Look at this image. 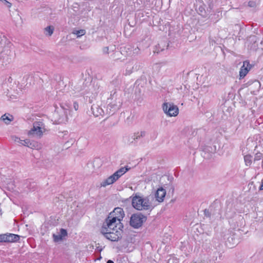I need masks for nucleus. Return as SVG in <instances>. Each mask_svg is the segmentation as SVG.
Instances as JSON below:
<instances>
[{
	"label": "nucleus",
	"mask_w": 263,
	"mask_h": 263,
	"mask_svg": "<svg viewBox=\"0 0 263 263\" xmlns=\"http://www.w3.org/2000/svg\"><path fill=\"white\" fill-rule=\"evenodd\" d=\"M123 227L121 222L107 217L103 223L100 232L107 239L112 241H118L121 237Z\"/></svg>",
	"instance_id": "1"
},
{
	"label": "nucleus",
	"mask_w": 263,
	"mask_h": 263,
	"mask_svg": "<svg viewBox=\"0 0 263 263\" xmlns=\"http://www.w3.org/2000/svg\"><path fill=\"white\" fill-rule=\"evenodd\" d=\"M5 38L0 37V58L3 64L7 65L11 62L14 56V51L11 48V45Z\"/></svg>",
	"instance_id": "2"
},
{
	"label": "nucleus",
	"mask_w": 263,
	"mask_h": 263,
	"mask_svg": "<svg viewBox=\"0 0 263 263\" xmlns=\"http://www.w3.org/2000/svg\"><path fill=\"white\" fill-rule=\"evenodd\" d=\"M152 197L137 196L133 197L132 205L133 207L139 211H151L153 209Z\"/></svg>",
	"instance_id": "3"
},
{
	"label": "nucleus",
	"mask_w": 263,
	"mask_h": 263,
	"mask_svg": "<svg viewBox=\"0 0 263 263\" xmlns=\"http://www.w3.org/2000/svg\"><path fill=\"white\" fill-rule=\"evenodd\" d=\"M129 170L127 167H122L115 172L112 175L103 180L100 183V186L105 187L109 185H111L119 179L123 175H124Z\"/></svg>",
	"instance_id": "4"
},
{
	"label": "nucleus",
	"mask_w": 263,
	"mask_h": 263,
	"mask_svg": "<svg viewBox=\"0 0 263 263\" xmlns=\"http://www.w3.org/2000/svg\"><path fill=\"white\" fill-rule=\"evenodd\" d=\"M45 131V125L42 120L36 121L33 123V127L28 135L32 137L41 138Z\"/></svg>",
	"instance_id": "5"
},
{
	"label": "nucleus",
	"mask_w": 263,
	"mask_h": 263,
	"mask_svg": "<svg viewBox=\"0 0 263 263\" xmlns=\"http://www.w3.org/2000/svg\"><path fill=\"white\" fill-rule=\"evenodd\" d=\"M74 88H75L77 92H81L83 89H84V88H82L81 86L80 87L79 86H75ZM99 88L100 86L97 81H91L88 87L85 89L84 91L82 92V94L83 95H89L90 93L92 95L97 94L98 92Z\"/></svg>",
	"instance_id": "6"
},
{
	"label": "nucleus",
	"mask_w": 263,
	"mask_h": 263,
	"mask_svg": "<svg viewBox=\"0 0 263 263\" xmlns=\"http://www.w3.org/2000/svg\"><path fill=\"white\" fill-rule=\"evenodd\" d=\"M68 109L61 107L57 109L53 114L52 120L57 124L65 123L67 121Z\"/></svg>",
	"instance_id": "7"
},
{
	"label": "nucleus",
	"mask_w": 263,
	"mask_h": 263,
	"mask_svg": "<svg viewBox=\"0 0 263 263\" xmlns=\"http://www.w3.org/2000/svg\"><path fill=\"white\" fill-rule=\"evenodd\" d=\"M146 220V217L141 214H135L132 215L130 224L135 228L140 227L143 223Z\"/></svg>",
	"instance_id": "8"
},
{
	"label": "nucleus",
	"mask_w": 263,
	"mask_h": 263,
	"mask_svg": "<svg viewBox=\"0 0 263 263\" xmlns=\"http://www.w3.org/2000/svg\"><path fill=\"white\" fill-rule=\"evenodd\" d=\"M164 112L170 117H175L179 112L178 107L171 103H164L162 105Z\"/></svg>",
	"instance_id": "9"
},
{
	"label": "nucleus",
	"mask_w": 263,
	"mask_h": 263,
	"mask_svg": "<svg viewBox=\"0 0 263 263\" xmlns=\"http://www.w3.org/2000/svg\"><path fill=\"white\" fill-rule=\"evenodd\" d=\"M146 132L145 131H140L134 133L133 135L126 136L124 138V142L128 145L135 144L136 141L141 138L145 137Z\"/></svg>",
	"instance_id": "10"
},
{
	"label": "nucleus",
	"mask_w": 263,
	"mask_h": 263,
	"mask_svg": "<svg viewBox=\"0 0 263 263\" xmlns=\"http://www.w3.org/2000/svg\"><path fill=\"white\" fill-rule=\"evenodd\" d=\"M124 212L123 210L119 207L116 208L113 211L110 212L108 217L112 219L121 222L124 217Z\"/></svg>",
	"instance_id": "11"
},
{
	"label": "nucleus",
	"mask_w": 263,
	"mask_h": 263,
	"mask_svg": "<svg viewBox=\"0 0 263 263\" xmlns=\"http://www.w3.org/2000/svg\"><path fill=\"white\" fill-rule=\"evenodd\" d=\"M121 106V102L119 100L112 102L108 105L106 110V114L112 115L118 110Z\"/></svg>",
	"instance_id": "12"
},
{
	"label": "nucleus",
	"mask_w": 263,
	"mask_h": 263,
	"mask_svg": "<svg viewBox=\"0 0 263 263\" xmlns=\"http://www.w3.org/2000/svg\"><path fill=\"white\" fill-rule=\"evenodd\" d=\"M140 66L139 63L135 61H130L126 64L125 74L129 75L134 71L137 70L139 69Z\"/></svg>",
	"instance_id": "13"
},
{
	"label": "nucleus",
	"mask_w": 263,
	"mask_h": 263,
	"mask_svg": "<svg viewBox=\"0 0 263 263\" xmlns=\"http://www.w3.org/2000/svg\"><path fill=\"white\" fill-rule=\"evenodd\" d=\"M251 65L249 62L246 61L243 62V65L241 66L239 76L240 78H243L248 73L249 71L251 69Z\"/></svg>",
	"instance_id": "14"
},
{
	"label": "nucleus",
	"mask_w": 263,
	"mask_h": 263,
	"mask_svg": "<svg viewBox=\"0 0 263 263\" xmlns=\"http://www.w3.org/2000/svg\"><path fill=\"white\" fill-rule=\"evenodd\" d=\"M91 110L95 117L103 116L106 114L98 104H93L91 106Z\"/></svg>",
	"instance_id": "15"
},
{
	"label": "nucleus",
	"mask_w": 263,
	"mask_h": 263,
	"mask_svg": "<svg viewBox=\"0 0 263 263\" xmlns=\"http://www.w3.org/2000/svg\"><path fill=\"white\" fill-rule=\"evenodd\" d=\"M166 195V191L162 187H160L157 189L156 193H155V198L156 200L159 202H161L164 200V198Z\"/></svg>",
	"instance_id": "16"
},
{
	"label": "nucleus",
	"mask_w": 263,
	"mask_h": 263,
	"mask_svg": "<svg viewBox=\"0 0 263 263\" xmlns=\"http://www.w3.org/2000/svg\"><path fill=\"white\" fill-rule=\"evenodd\" d=\"M67 233L66 230L64 229H61L59 233L53 234V240L55 242H58L62 240L63 237L67 236Z\"/></svg>",
	"instance_id": "17"
},
{
	"label": "nucleus",
	"mask_w": 263,
	"mask_h": 263,
	"mask_svg": "<svg viewBox=\"0 0 263 263\" xmlns=\"http://www.w3.org/2000/svg\"><path fill=\"white\" fill-rule=\"evenodd\" d=\"M54 27L52 26H48L44 28V33L46 36H50L53 34Z\"/></svg>",
	"instance_id": "18"
},
{
	"label": "nucleus",
	"mask_w": 263,
	"mask_h": 263,
	"mask_svg": "<svg viewBox=\"0 0 263 263\" xmlns=\"http://www.w3.org/2000/svg\"><path fill=\"white\" fill-rule=\"evenodd\" d=\"M1 120L5 122V124L8 125L12 121L13 117L12 116L5 114L1 117Z\"/></svg>",
	"instance_id": "19"
},
{
	"label": "nucleus",
	"mask_w": 263,
	"mask_h": 263,
	"mask_svg": "<svg viewBox=\"0 0 263 263\" xmlns=\"http://www.w3.org/2000/svg\"><path fill=\"white\" fill-rule=\"evenodd\" d=\"M7 241L8 242H13L18 240L20 238V236L17 235L13 234H7Z\"/></svg>",
	"instance_id": "20"
},
{
	"label": "nucleus",
	"mask_w": 263,
	"mask_h": 263,
	"mask_svg": "<svg viewBox=\"0 0 263 263\" xmlns=\"http://www.w3.org/2000/svg\"><path fill=\"white\" fill-rule=\"evenodd\" d=\"M72 33V34L76 35L77 37H80L86 33V31L84 29L73 30Z\"/></svg>",
	"instance_id": "21"
},
{
	"label": "nucleus",
	"mask_w": 263,
	"mask_h": 263,
	"mask_svg": "<svg viewBox=\"0 0 263 263\" xmlns=\"http://www.w3.org/2000/svg\"><path fill=\"white\" fill-rule=\"evenodd\" d=\"M11 139L15 143L18 145H21L22 140L20 139L18 137L13 135L11 136Z\"/></svg>",
	"instance_id": "22"
},
{
	"label": "nucleus",
	"mask_w": 263,
	"mask_h": 263,
	"mask_svg": "<svg viewBox=\"0 0 263 263\" xmlns=\"http://www.w3.org/2000/svg\"><path fill=\"white\" fill-rule=\"evenodd\" d=\"M244 160L247 166H250L252 163L251 156L250 155L245 156L244 157Z\"/></svg>",
	"instance_id": "23"
},
{
	"label": "nucleus",
	"mask_w": 263,
	"mask_h": 263,
	"mask_svg": "<svg viewBox=\"0 0 263 263\" xmlns=\"http://www.w3.org/2000/svg\"><path fill=\"white\" fill-rule=\"evenodd\" d=\"M21 145H24L29 147V146H31V142H30L29 139L22 140Z\"/></svg>",
	"instance_id": "24"
},
{
	"label": "nucleus",
	"mask_w": 263,
	"mask_h": 263,
	"mask_svg": "<svg viewBox=\"0 0 263 263\" xmlns=\"http://www.w3.org/2000/svg\"><path fill=\"white\" fill-rule=\"evenodd\" d=\"M17 95H18L17 92H15L14 93H13L12 92L11 90H8V92L7 93L8 96L12 99L15 98Z\"/></svg>",
	"instance_id": "25"
},
{
	"label": "nucleus",
	"mask_w": 263,
	"mask_h": 263,
	"mask_svg": "<svg viewBox=\"0 0 263 263\" xmlns=\"http://www.w3.org/2000/svg\"><path fill=\"white\" fill-rule=\"evenodd\" d=\"M7 238V234L1 235H0V241L8 242Z\"/></svg>",
	"instance_id": "26"
},
{
	"label": "nucleus",
	"mask_w": 263,
	"mask_h": 263,
	"mask_svg": "<svg viewBox=\"0 0 263 263\" xmlns=\"http://www.w3.org/2000/svg\"><path fill=\"white\" fill-rule=\"evenodd\" d=\"M262 158V154L260 153H256L255 155L254 161H258Z\"/></svg>",
	"instance_id": "27"
},
{
	"label": "nucleus",
	"mask_w": 263,
	"mask_h": 263,
	"mask_svg": "<svg viewBox=\"0 0 263 263\" xmlns=\"http://www.w3.org/2000/svg\"><path fill=\"white\" fill-rule=\"evenodd\" d=\"M29 148H36L39 149L40 148V145L38 144L37 143H32L31 142V146H29Z\"/></svg>",
	"instance_id": "28"
},
{
	"label": "nucleus",
	"mask_w": 263,
	"mask_h": 263,
	"mask_svg": "<svg viewBox=\"0 0 263 263\" xmlns=\"http://www.w3.org/2000/svg\"><path fill=\"white\" fill-rule=\"evenodd\" d=\"M6 82H8L9 84H12L14 82V79L12 77V76H9V77L6 80Z\"/></svg>",
	"instance_id": "29"
},
{
	"label": "nucleus",
	"mask_w": 263,
	"mask_h": 263,
	"mask_svg": "<svg viewBox=\"0 0 263 263\" xmlns=\"http://www.w3.org/2000/svg\"><path fill=\"white\" fill-rule=\"evenodd\" d=\"M4 3L6 5V6L8 8H10L11 6V4L8 2H7L6 0H4Z\"/></svg>",
	"instance_id": "30"
},
{
	"label": "nucleus",
	"mask_w": 263,
	"mask_h": 263,
	"mask_svg": "<svg viewBox=\"0 0 263 263\" xmlns=\"http://www.w3.org/2000/svg\"><path fill=\"white\" fill-rule=\"evenodd\" d=\"M108 47H105L103 49V52L104 53L108 54Z\"/></svg>",
	"instance_id": "31"
},
{
	"label": "nucleus",
	"mask_w": 263,
	"mask_h": 263,
	"mask_svg": "<svg viewBox=\"0 0 263 263\" xmlns=\"http://www.w3.org/2000/svg\"><path fill=\"white\" fill-rule=\"evenodd\" d=\"M73 107L76 110H77L79 108V105L77 102L73 103Z\"/></svg>",
	"instance_id": "32"
},
{
	"label": "nucleus",
	"mask_w": 263,
	"mask_h": 263,
	"mask_svg": "<svg viewBox=\"0 0 263 263\" xmlns=\"http://www.w3.org/2000/svg\"><path fill=\"white\" fill-rule=\"evenodd\" d=\"M254 5H255V4L254 3V2H250L249 3V6L250 7H253L254 6Z\"/></svg>",
	"instance_id": "33"
},
{
	"label": "nucleus",
	"mask_w": 263,
	"mask_h": 263,
	"mask_svg": "<svg viewBox=\"0 0 263 263\" xmlns=\"http://www.w3.org/2000/svg\"><path fill=\"white\" fill-rule=\"evenodd\" d=\"M259 190H263V179L262 180L261 184L260 186H259Z\"/></svg>",
	"instance_id": "34"
},
{
	"label": "nucleus",
	"mask_w": 263,
	"mask_h": 263,
	"mask_svg": "<svg viewBox=\"0 0 263 263\" xmlns=\"http://www.w3.org/2000/svg\"><path fill=\"white\" fill-rule=\"evenodd\" d=\"M106 263H114V262H113V261H112V260H108V261H107V262H106Z\"/></svg>",
	"instance_id": "35"
},
{
	"label": "nucleus",
	"mask_w": 263,
	"mask_h": 263,
	"mask_svg": "<svg viewBox=\"0 0 263 263\" xmlns=\"http://www.w3.org/2000/svg\"><path fill=\"white\" fill-rule=\"evenodd\" d=\"M255 84H257V85H260V83L259 82L257 81V82H255Z\"/></svg>",
	"instance_id": "36"
},
{
	"label": "nucleus",
	"mask_w": 263,
	"mask_h": 263,
	"mask_svg": "<svg viewBox=\"0 0 263 263\" xmlns=\"http://www.w3.org/2000/svg\"><path fill=\"white\" fill-rule=\"evenodd\" d=\"M2 210H0V215H2Z\"/></svg>",
	"instance_id": "37"
}]
</instances>
